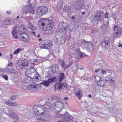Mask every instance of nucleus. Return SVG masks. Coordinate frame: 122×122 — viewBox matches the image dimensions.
I'll return each mask as SVG.
<instances>
[{"label":"nucleus","mask_w":122,"mask_h":122,"mask_svg":"<svg viewBox=\"0 0 122 122\" xmlns=\"http://www.w3.org/2000/svg\"><path fill=\"white\" fill-rule=\"evenodd\" d=\"M39 26L43 30H50L52 29L53 23L51 20L41 18L38 21Z\"/></svg>","instance_id":"obj_1"},{"label":"nucleus","mask_w":122,"mask_h":122,"mask_svg":"<svg viewBox=\"0 0 122 122\" xmlns=\"http://www.w3.org/2000/svg\"><path fill=\"white\" fill-rule=\"evenodd\" d=\"M72 47L73 50L75 52L74 56L76 59H79L80 57H83L86 56L84 53L80 51L79 46L77 44H74L72 45Z\"/></svg>","instance_id":"obj_2"},{"label":"nucleus","mask_w":122,"mask_h":122,"mask_svg":"<svg viewBox=\"0 0 122 122\" xmlns=\"http://www.w3.org/2000/svg\"><path fill=\"white\" fill-rule=\"evenodd\" d=\"M22 11L25 14L29 13L34 14L35 12L31 4L26 5L24 6L22 8Z\"/></svg>","instance_id":"obj_3"},{"label":"nucleus","mask_w":122,"mask_h":122,"mask_svg":"<svg viewBox=\"0 0 122 122\" xmlns=\"http://www.w3.org/2000/svg\"><path fill=\"white\" fill-rule=\"evenodd\" d=\"M54 41L58 45H62L65 41V38L63 36H62L56 34L54 38Z\"/></svg>","instance_id":"obj_4"},{"label":"nucleus","mask_w":122,"mask_h":122,"mask_svg":"<svg viewBox=\"0 0 122 122\" xmlns=\"http://www.w3.org/2000/svg\"><path fill=\"white\" fill-rule=\"evenodd\" d=\"M18 66L21 69H24L29 66L28 63L26 59L19 60L17 63Z\"/></svg>","instance_id":"obj_5"},{"label":"nucleus","mask_w":122,"mask_h":122,"mask_svg":"<svg viewBox=\"0 0 122 122\" xmlns=\"http://www.w3.org/2000/svg\"><path fill=\"white\" fill-rule=\"evenodd\" d=\"M36 71V70L33 67L28 68L25 71V75L30 78H32L33 77L32 76V75H34V73Z\"/></svg>","instance_id":"obj_6"},{"label":"nucleus","mask_w":122,"mask_h":122,"mask_svg":"<svg viewBox=\"0 0 122 122\" xmlns=\"http://www.w3.org/2000/svg\"><path fill=\"white\" fill-rule=\"evenodd\" d=\"M47 8L46 6L39 7L37 12V14L39 15L44 14L47 11Z\"/></svg>","instance_id":"obj_7"},{"label":"nucleus","mask_w":122,"mask_h":122,"mask_svg":"<svg viewBox=\"0 0 122 122\" xmlns=\"http://www.w3.org/2000/svg\"><path fill=\"white\" fill-rule=\"evenodd\" d=\"M51 100L52 101L54 105L55 106H56L57 105L59 107H62L64 106V104L61 102H57V100L56 97H54L51 98Z\"/></svg>","instance_id":"obj_8"},{"label":"nucleus","mask_w":122,"mask_h":122,"mask_svg":"<svg viewBox=\"0 0 122 122\" xmlns=\"http://www.w3.org/2000/svg\"><path fill=\"white\" fill-rule=\"evenodd\" d=\"M66 85L65 83L59 82H56L55 85V87L56 89L60 90L66 87Z\"/></svg>","instance_id":"obj_9"},{"label":"nucleus","mask_w":122,"mask_h":122,"mask_svg":"<svg viewBox=\"0 0 122 122\" xmlns=\"http://www.w3.org/2000/svg\"><path fill=\"white\" fill-rule=\"evenodd\" d=\"M15 110L13 109H11L9 111V114L10 117L13 119L18 120L19 119V117L15 112H14Z\"/></svg>","instance_id":"obj_10"},{"label":"nucleus","mask_w":122,"mask_h":122,"mask_svg":"<svg viewBox=\"0 0 122 122\" xmlns=\"http://www.w3.org/2000/svg\"><path fill=\"white\" fill-rule=\"evenodd\" d=\"M56 76H54L53 78L49 79L47 80L43 81L41 84L43 85L46 87H48L50 86V83L52 82L56 79Z\"/></svg>","instance_id":"obj_11"},{"label":"nucleus","mask_w":122,"mask_h":122,"mask_svg":"<svg viewBox=\"0 0 122 122\" xmlns=\"http://www.w3.org/2000/svg\"><path fill=\"white\" fill-rule=\"evenodd\" d=\"M34 112L36 114H37L39 113H39V115L37 116V119L39 120H41L44 121L45 120L44 118L43 117H41V115L42 116L44 115V113L43 112H40L38 110V109H37L36 107H34Z\"/></svg>","instance_id":"obj_12"},{"label":"nucleus","mask_w":122,"mask_h":122,"mask_svg":"<svg viewBox=\"0 0 122 122\" xmlns=\"http://www.w3.org/2000/svg\"><path fill=\"white\" fill-rule=\"evenodd\" d=\"M64 117L63 122H70L71 121L72 117L67 112L62 115Z\"/></svg>","instance_id":"obj_13"},{"label":"nucleus","mask_w":122,"mask_h":122,"mask_svg":"<svg viewBox=\"0 0 122 122\" xmlns=\"http://www.w3.org/2000/svg\"><path fill=\"white\" fill-rule=\"evenodd\" d=\"M83 1L82 0L81 1V0H78L74 3L73 6L75 8V10L79 8H81Z\"/></svg>","instance_id":"obj_14"},{"label":"nucleus","mask_w":122,"mask_h":122,"mask_svg":"<svg viewBox=\"0 0 122 122\" xmlns=\"http://www.w3.org/2000/svg\"><path fill=\"white\" fill-rule=\"evenodd\" d=\"M53 103L51 100V103L49 102H46L45 104L42 106L43 110L45 112L48 111L50 108L51 105L52 104L53 105H54L53 103Z\"/></svg>","instance_id":"obj_15"},{"label":"nucleus","mask_w":122,"mask_h":122,"mask_svg":"<svg viewBox=\"0 0 122 122\" xmlns=\"http://www.w3.org/2000/svg\"><path fill=\"white\" fill-rule=\"evenodd\" d=\"M50 69L53 73H57L60 71L59 68L57 64L52 65L51 66Z\"/></svg>","instance_id":"obj_16"},{"label":"nucleus","mask_w":122,"mask_h":122,"mask_svg":"<svg viewBox=\"0 0 122 122\" xmlns=\"http://www.w3.org/2000/svg\"><path fill=\"white\" fill-rule=\"evenodd\" d=\"M27 89L33 91L36 90L38 88V85L33 84L28 85L27 86Z\"/></svg>","instance_id":"obj_17"},{"label":"nucleus","mask_w":122,"mask_h":122,"mask_svg":"<svg viewBox=\"0 0 122 122\" xmlns=\"http://www.w3.org/2000/svg\"><path fill=\"white\" fill-rule=\"evenodd\" d=\"M110 44L109 38L107 37H105L102 43V45H104L105 47H106L109 45Z\"/></svg>","instance_id":"obj_18"},{"label":"nucleus","mask_w":122,"mask_h":122,"mask_svg":"<svg viewBox=\"0 0 122 122\" xmlns=\"http://www.w3.org/2000/svg\"><path fill=\"white\" fill-rule=\"evenodd\" d=\"M59 27L60 28L64 30H67L68 28L67 24L66 23L62 22L60 23L59 25Z\"/></svg>","instance_id":"obj_19"},{"label":"nucleus","mask_w":122,"mask_h":122,"mask_svg":"<svg viewBox=\"0 0 122 122\" xmlns=\"http://www.w3.org/2000/svg\"><path fill=\"white\" fill-rule=\"evenodd\" d=\"M5 71L7 72L9 74H15L16 73V71L15 70L13 69H10L8 68H7L6 69H5Z\"/></svg>","instance_id":"obj_20"},{"label":"nucleus","mask_w":122,"mask_h":122,"mask_svg":"<svg viewBox=\"0 0 122 122\" xmlns=\"http://www.w3.org/2000/svg\"><path fill=\"white\" fill-rule=\"evenodd\" d=\"M46 49H49L52 47V42L50 41H46Z\"/></svg>","instance_id":"obj_21"},{"label":"nucleus","mask_w":122,"mask_h":122,"mask_svg":"<svg viewBox=\"0 0 122 122\" xmlns=\"http://www.w3.org/2000/svg\"><path fill=\"white\" fill-rule=\"evenodd\" d=\"M122 33V31H116L114 32L113 34V37L115 38H118L120 37Z\"/></svg>","instance_id":"obj_22"},{"label":"nucleus","mask_w":122,"mask_h":122,"mask_svg":"<svg viewBox=\"0 0 122 122\" xmlns=\"http://www.w3.org/2000/svg\"><path fill=\"white\" fill-rule=\"evenodd\" d=\"M22 41L25 42H28L30 40V38L28 34L27 33L25 34V36L22 37Z\"/></svg>","instance_id":"obj_23"},{"label":"nucleus","mask_w":122,"mask_h":122,"mask_svg":"<svg viewBox=\"0 0 122 122\" xmlns=\"http://www.w3.org/2000/svg\"><path fill=\"white\" fill-rule=\"evenodd\" d=\"M87 47H88V50L90 52H92L93 50V47L92 45V42H88L87 43Z\"/></svg>","instance_id":"obj_24"},{"label":"nucleus","mask_w":122,"mask_h":122,"mask_svg":"<svg viewBox=\"0 0 122 122\" xmlns=\"http://www.w3.org/2000/svg\"><path fill=\"white\" fill-rule=\"evenodd\" d=\"M26 30V27L23 25H21L19 27L17 31L19 32H21L23 30Z\"/></svg>","instance_id":"obj_25"},{"label":"nucleus","mask_w":122,"mask_h":122,"mask_svg":"<svg viewBox=\"0 0 122 122\" xmlns=\"http://www.w3.org/2000/svg\"><path fill=\"white\" fill-rule=\"evenodd\" d=\"M76 94L79 100H80L81 98L82 97L83 95V93L81 91L79 90L76 93Z\"/></svg>","instance_id":"obj_26"},{"label":"nucleus","mask_w":122,"mask_h":122,"mask_svg":"<svg viewBox=\"0 0 122 122\" xmlns=\"http://www.w3.org/2000/svg\"><path fill=\"white\" fill-rule=\"evenodd\" d=\"M27 27L28 28L32 30H35L36 28V27L30 23H29L27 24Z\"/></svg>","instance_id":"obj_27"},{"label":"nucleus","mask_w":122,"mask_h":122,"mask_svg":"<svg viewBox=\"0 0 122 122\" xmlns=\"http://www.w3.org/2000/svg\"><path fill=\"white\" fill-rule=\"evenodd\" d=\"M109 79H108V77H106L105 78V80L107 82L108 81V82H109L110 83H112L114 82L115 79V78L113 77L111 78L110 76H109Z\"/></svg>","instance_id":"obj_28"},{"label":"nucleus","mask_w":122,"mask_h":122,"mask_svg":"<svg viewBox=\"0 0 122 122\" xmlns=\"http://www.w3.org/2000/svg\"><path fill=\"white\" fill-rule=\"evenodd\" d=\"M105 82V81L104 80L103 78H101L100 80L97 82V84L102 86H104V84Z\"/></svg>","instance_id":"obj_29"},{"label":"nucleus","mask_w":122,"mask_h":122,"mask_svg":"<svg viewBox=\"0 0 122 122\" xmlns=\"http://www.w3.org/2000/svg\"><path fill=\"white\" fill-rule=\"evenodd\" d=\"M82 7L81 8H83L86 12H88L90 10V8L87 5H83V4Z\"/></svg>","instance_id":"obj_30"},{"label":"nucleus","mask_w":122,"mask_h":122,"mask_svg":"<svg viewBox=\"0 0 122 122\" xmlns=\"http://www.w3.org/2000/svg\"><path fill=\"white\" fill-rule=\"evenodd\" d=\"M113 29L116 31H122V29L120 27H118L117 26L115 25L114 26Z\"/></svg>","instance_id":"obj_31"},{"label":"nucleus","mask_w":122,"mask_h":122,"mask_svg":"<svg viewBox=\"0 0 122 122\" xmlns=\"http://www.w3.org/2000/svg\"><path fill=\"white\" fill-rule=\"evenodd\" d=\"M65 76L64 74V73H61L60 74V76L59 77V81H62L64 78Z\"/></svg>","instance_id":"obj_32"},{"label":"nucleus","mask_w":122,"mask_h":122,"mask_svg":"<svg viewBox=\"0 0 122 122\" xmlns=\"http://www.w3.org/2000/svg\"><path fill=\"white\" fill-rule=\"evenodd\" d=\"M16 28H15L12 31V34L13 35V37L15 38V39H16L18 37L17 36H15V35L17 33V31H16V29H15Z\"/></svg>","instance_id":"obj_33"},{"label":"nucleus","mask_w":122,"mask_h":122,"mask_svg":"<svg viewBox=\"0 0 122 122\" xmlns=\"http://www.w3.org/2000/svg\"><path fill=\"white\" fill-rule=\"evenodd\" d=\"M94 17V19L95 20L100 21L101 20V15L100 14L99 15L95 16Z\"/></svg>","instance_id":"obj_34"},{"label":"nucleus","mask_w":122,"mask_h":122,"mask_svg":"<svg viewBox=\"0 0 122 122\" xmlns=\"http://www.w3.org/2000/svg\"><path fill=\"white\" fill-rule=\"evenodd\" d=\"M11 20L10 19H7L6 20L3 22L4 24L5 25H6L7 24H9L11 22Z\"/></svg>","instance_id":"obj_35"},{"label":"nucleus","mask_w":122,"mask_h":122,"mask_svg":"<svg viewBox=\"0 0 122 122\" xmlns=\"http://www.w3.org/2000/svg\"><path fill=\"white\" fill-rule=\"evenodd\" d=\"M22 49H20V48H18L17 50H15L14 52L13 53V54L14 55H15L18 54L19 53L20 51H22Z\"/></svg>","instance_id":"obj_36"},{"label":"nucleus","mask_w":122,"mask_h":122,"mask_svg":"<svg viewBox=\"0 0 122 122\" xmlns=\"http://www.w3.org/2000/svg\"><path fill=\"white\" fill-rule=\"evenodd\" d=\"M40 47L41 48L46 49V41L43 42L40 45Z\"/></svg>","instance_id":"obj_37"},{"label":"nucleus","mask_w":122,"mask_h":122,"mask_svg":"<svg viewBox=\"0 0 122 122\" xmlns=\"http://www.w3.org/2000/svg\"><path fill=\"white\" fill-rule=\"evenodd\" d=\"M63 4L61 3H59L57 6V8L58 9H61L62 7Z\"/></svg>","instance_id":"obj_38"},{"label":"nucleus","mask_w":122,"mask_h":122,"mask_svg":"<svg viewBox=\"0 0 122 122\" xmlns=\"http://www.w3.org/2000/svg\"><path fill=\"white\" fill-rule=\"evenodd\" d=\"M64 10L67 12H70L71 10V7L70 6H66L64 8Z\"/></svg>","instance_id":"obj_39"},{"label":"nucleus","mask_w":122,"mask_h":122,"mask_svg":"<svg viewBox=\"0 0 122 122\" xmlns=\"http://www.w3.org/2000/svg\"><path fill=\"white\" fill-rule=\"evenodd\" d=\"M19 105V104L17 102H12L11 105L13 106H18Z\"/></svg>","instance_id":"obj_40"},{"label":"nucleus","mask_w":122,"mask_h":122,"mask_svg":"<svg viewBox=\"0 0 122 122\" xmlns=\"http://www.w3.org/2000/svg\"><path fill=\"white\" fill-rule=\"evenodd\" d=\"M12 102L10 101H6L5 102V103L7 105L11 106Z\"/></svg>","instance_id":"obj_41"},{"label":"nucleus","mask_w":122,"mask_h":122,"mask_svg":"<svg viewBox=\"0 0 122 122\" xmlns=\"http://www.w3.org/2000/svg\"><path fill=\"white\" fill-rule=\"evenodd\" d=\"M95 80L96 81H97V82L98 81H99L98 80H100V79H101L100 78V77H99V76H96L95 77Z\"/></svg>","instance_id":"obj_42"},{"label":"nucleus","mask_w":122,"mask_h":122,"mask_svg":"<svg viewBox=\"0 0 122 122\" xmlns=\"http://www.w3.org/2000/svg\"><path fill=\"white\" fill-rule=\"evenodd\" d=\"M2 77L4 78L5 80H8V76L7 75H2Z\"/></svg>","instance_id":"obj_43"},{"label":"nucleus","mask_w":122,"mask_h":122,"mask_svg":"<svg viewBox=\"0 0 122 122\" xmlns=\"http://www.w3.org/2000/svg\"><path fill=\"white\" fill-rule=\"evenodd\" d=\"M72 64V62H69L68 64H67V65H66V67H65V69L64 70H65L67 68V67L69 66H70Z\"/></svg>","instance_id":"obj_44"},{"label":"nucleus","mask_w":122,"mask_h":122,"mask_svg":"<svg viewBox=\"0 0 122 122\" xmlns=\"http://www.w3.org/2000/svg\"><path fill=\"white\" fill-rule=\"evenodd\" d=\"M107 72L106 71L103 70L102 69H101L100 72H101L102 74H105L107 73Z\"/></svg>","instance_id":"obj_45"},{"label":"nucleus","mask_w":122,"mask_h":122,"mask_svg":"<svg viewBox=\"0 0 122 122\" xmlns=\"http://www.w3.org/2000/svg\"><path fill=\"white\" fill-rule=\"evenodd\" d=\"M5 71V70L4 69H0V76L1 75L2 73H4Z\"/></svg>","instance_id":"obj_46"},{"label":"nucleus","mask_w":122,"mask_h":122,"mask_svg":"<svg viewBox=\"0 0 122 122\" xmlns=\"http://www.w3.org/2000/svg\"><path fill=\"white\" fill-rule=\"evenodd\" d=\"M16 99V97L15 96H12L11 97V99L12 100H14Z\"/></svg>","instance_id":"obj_47"},{"label":"nucleus","mask_w":122,"mask_h":122,"mask_svg":"<svg viewBox=\"0 0 122 122\" xmlns=\"http://www.w3.org/2000/svg\"><path fill=\"white\" fill-rule=\"evenodd\" d=\"M86 79V77L85 76H83L81 77V79L82 81L83 80H85Z\"/></svg>","instance_id":"obj_48"},{"label":"nucleus","mask_w":122,"mask_h":122,"mask_svg":"<svg viewBox=\"0 0 122 122\" xmlns=\"http://www.w3.org/2000/svg\"><path fill=\"white\" fill-rule=\"evenodd\" d=\"M13 64L12 62H10L8 64V66L9 67H12L13 66Z\"/></svg>","instance_id":"obj_49"},{"label":"nucleus","mask_w":122,"mask_h":122,"mask_svg":"<svg viewBox=\"0 0 122 122\" xmlns=\"http://www.w3.org/2000/svg\"><path fill=\"white\" fill-rule=\"evenodd\" d=\"M101 69H98L97 70H96L95 71V72L96 73H97L98 72H100Z\"/></svg>","instance_id":"obj_50"},{"label":"nucleus","mask_w":122,"mask_h":122,"mask_svg":"<svg viewBox=\"0 0 122 122\" xmlns=\"http://www.w3.org/2000/svg\"><path fill=\"white\" fill-rule=\"evenodd\" d=\"M108 17V14L107 12L105 15V17L106 18H107Z\"/></svg>","instance_id":"obj_51"},{"label":"nucleus","mask_w":122,"mask_h":122,"mask_svg":"<svg viewBox=\"0 0 122 122\" xmlns=\"http://www.w3.org/2000/svg\"><path fill=\"white\" fill-rule=\"evenodd\" d=\"M61 66H62V68H63L64 67H66V64L65 63H64L62 64H61Z\"/></svg>","instance_id":"obj_52"},{"label":"nucleus","mask_w":122,"mask_h":122,"mask_svg":"<svg viewBox=\"0 0 122 122\" xmlns=\"http://www.w3.org/2000/svg\"><path fill=\"white\" fill-rule=\"evenodd\" d=\"M69 99V98L68 97H65L64 99L65 100H67V99Z\"/></svg>","instance_id":"obj_53"},{"label":"nucleus","mask_w":122,"mask_h":122,"mask_svg":"<svg viewBox=\"0 0 122 122\" xmlns=\"http://www.w3.org/2000/svg\"><path fill=\"white\" fill-rule=\"evenodd\" d=\"M64 63V61L63 60H61L60 61V64L61 65L62 64Z\"/></svg>","instance_id":"obj_54"},{"label":"nucleus","mask_w":122,"mask_h":122,"mask_svg":"<svg viewBox=\"0 0 122 122\" xmlns=\"http://www.w3.org/2000/svg\"><path fill=\"white\" fill-rule=\"evenodd\" d=\"M11 12L10 11H7V14H10L11 13Z\"/></svg>","instance_id":"obj_55"},{"label":"nucleus","mask_w":122,"mask_h":122,"mask_svg":"<svg viewBox=\"0 0 122 122\" xmlns=\"http://www.w3.org/2000/svg\"><path fill=\"white\" fill-rule=\"evenodd\" d=\"M118 46L119 47H122V45L120 43H119V45H118Z\"/></svg>","instance_id":"obj_56"},{"label":"nucleus","mask_w":122,"mask_h":122,"mask_svg":"<svg viewBox=\"0 0 122 122\" xmlns=\"http://www.w3.org/2000/svg\"><path fill=\"white\" fill-rule=\"evenodd\" d=\"M10 59H12L13 58L12 54H10Z\"/></svg>","instance_id":"obj_57"},{"label":"nucleus","mask_w":122,"mask_h":122,"mask_svg":"<svg viewBox=\"0 0 122 122\" xmlns=\"http://www.w3.org/2000/svg\"><path fill=\"white\" fill-rule=\"evenodd\" d=\"M88 96L89 97H90V98L91 97H92V96H91V95L90 94H89L88 95Z\"/></svg>","instance_id":"obj_58"},{"label":"nucleus","mask_w":122,"mask_h":122,"mask_svg":"<svg viewBox=\"0 0 122 122\" xmlns=\"http://www.w3.org/2000/svg\"><path fill=\"white\" fill-rule=\"evenodd\" d=\"M35 78L37 79H38V76L35 77Z\"/></svg>","instance_id":"obj_59"},{"label":"nucleus","mask_w":122,"mask_h":122,"mask_svg":"<svg viewBox=\"0 0 122 122\" xmlns=\"http://www.w3.org/2000/svg\"><path fill=\"white\" fill-rule=\"evenodd\" d=\"M71 19H75V17L74 16H72Z\"/></svg>","instance_id":"obj_60"},{"label":"nucleus","mask_w":122,"mask_h":122,"mask_svg":"<svg viewBox=\"0 0 122 122\" xmlns=\"http://www.w3.org/2000/svg\"><path fill=\"white\" fill-rule=\"evenodd\" d=\"M16 18H17V19H18L20 18V16H17Z\"/></svg>","instance_id":"obj_61"},{"label":"nucleus","mask_w":122,"mask_h":122,"mask_svg":"<svg viewBox=\"0 0 122 122\" xmlns=\"http://www.w3.org/2000/svg\"><path fill=\"white\" fill-rule=\"evenodd\" d=\"M42 40V39L41 38H40L39 39V41H41Z\"/></svg>","instance_id":"obj_62"},{"label":"nucleus","mask_w":122,"mask_h":122,"mask_svg":"<svg viewBox=\"0 0 122 122\" xmlns=\"http://www.w3.org/2000/svg\"><path fill=\"white\" fill-rule=\"evenodd\" d=\"M40 37V35H38L37 36V37H38V38H39V37Z\"/></svg>","instance_id":"obj_63"},{"label":"nucleus","mask_w":122,"mask_h":122,"mask_svg":"<svg viewBox=\"0 0 122 122\" xmlns=\"http://www.w3.org/2000/svg\"><path fill=\"white\" fill-rule=\"evenodd\" d=\"M82 14L83 15H84L85 14V13L84 12H83L82 13Z\"/></svg>","instance_id":"obj_64"}]
</instances>
